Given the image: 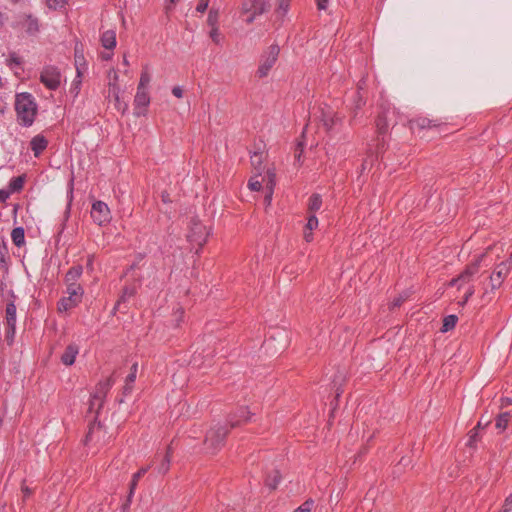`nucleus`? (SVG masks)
<instances>
[{"label": "nucleus", "instance_id": "nucleus-1", "mask_svg": "<svg viewBox=\"0 0 512 512\" xmlns=\"http://www.w3.org/2000/svg\"><path fill=\"white\" fill-rule=\"evenodd\" d=\"M15 111L19 124L24 127H30L37 115V104L34 97L28 92L17 94Z\"/></svg>", "mask_w": 512, "mask_h": 512}, {"label": "nucleus", "instance_id": "nucleus-39", "mask_svg": "<svg viewBox=\"0 0 512 512\" xmlns=\"http://www.w3.org/2000/svg\"><path fill=\"white\" fill-rule=\"evenodd\" d=\"M251 164L255 167V169L259 170L262 164V154L258 152H254L251 155Z\"/></svg>", "mask_w": 512, "mask_h": 512}, {"label": "nucleus", "instance_id": "nucleus-55", "mask_svg": "<svg viewBox=\"0 0 512 512\" xmlns=\"http://www.w3.org/2000/svg\"><path fill=\"white\" fill-rule=\"evenodd\" d=\"M137 484H138V481H136L134 479L131 480L130 485H129V494H128V496L133 497L134 492H135L136 487H137Z\"/></svg>", "mask_w": 512, "mask_h": 512}, {"label": "nucleus", "instance_id": "nucleus-25", "mask_svg": "<svg viewBox=\"0 0 512 512\" xmlns=\"http://www.w3.org/2000/svg\"><path fill=\"white\" fill-rule=\"evenodd\" d=\"M281 481V474L279 470H273L266 476L265 484L270 489L275 490Z\"/></svg>", "mask_w": 512, "mask_h": 512}, {"label": "nucleus", "instance_id": "nucleus-20", "mask_svg": "<svg viewBox=\"0 0 512 512\" xmlns=\"http://www.w3.org/2000/svg\"><path fill=\"white\" fill-rule=\"evenodd\" d=\"M102 46L108 50H112L116 46V33L114 30H107L101 35Z\"/></svg>", "mask_w": 512, "mask_h": 512}, {"label": "nucleus", "instance_id": "nucleus-48", "mask_svg": "<svg viewBox=\"0 0 512 512\" xmlns=\"http://www.w3.org/2000/svg\"><path fill=\"white\" fill-rule=\"evenodd\" d=\"M314 506V501L312 499H307L301 506L298 508L303 512H311Z\"/></svg>", "mask_w": 512, "mask_h": 512}, {"label": "nucleus", "instance_id": "nucleus-7", "mask_svg": "<svg viewBox=\"0 0 512 512\" xmlns=\"http://www.w3.org/2000/svg\"><path fill=\"white\" fill-rule=\"evenodd\" d=\"M66 293L67 297H63L58 301L57 308L59 312H66L76 307L82 299L84 289L82 287H71L67 286Z\"/></svg>", "mask_w": 512, "mask_h": 512}, {"label": "nucleus", "instance_id": "nucleus-30", "mask_svg": "<svg viewBox=\"0 0 512 512\" xmlns=\"http://www.w3.org/2000/svg\"><path fill=\"white\" fill-rule=\"evenodd\" d=\"M458 321V317L454 314L448 315L443 319L442 332H448L453 329Z\"/></svg>", "mask_w": 512, "mask_h": 512}, {"label": "nucleus", "instance_id": "nucleus-53", "mask_svg": "<svg viewBox=\"0 0 512 512\" xmlns=\"http://www.w3.org/2000/svg\"><path fill=\"white\" fill-rule=\"evenodd\" d=\"M361 88L362 87L359 85L358 90H360ZM356 97H357V99L355 101V108L360 109L365 104V101H364L363 97L361 96L360 91H357Z\"/></svg>", "mask_w": 512, "mask_h": 512}, {"label": "nucleus", "instance_id": "nucleus-22", "mask_svg": "<svg viewBox=\"0 0 512 512\" xmlns=\"http://www.w3.org/2000/svg\"><path fill=\"white\" fill-rule=\"evenodd\" d=\"M322 207V196L318 193H313L308 201V213L315 214Z\"/></svg>", "mask_w": 512, "mask_h": 512}, {"label": "nucleus", "instance_id": "nucleus-38", "mask_svg": "<svg viewBox=\"0 0 512 512\" xmlns=\"http://www.w3.org/2000/svg\"><path fill=\"white\" fill-rule=\"evenodd\" d=\"M171 459H169V455H165L164 459L162 460L158 472L161 474H165L169 471L170 468Z\"/></svg>", "mask_w": 512, "mask_h": 512}, {"label": "nucleus", "instance_id": "nucleus-4", "mask_svg": "<svg viewBox=\"0 0 512 512\" xmlns=\"http://www.w3.org/2000/svg\"><path fill=\"white\" fill-rule=\"evenodd\" d=\"M209 234L210 231L197 217H191L187 239L191 244L198 246L196 253L204 246Z\"/></svg>", "mask_w": 512, "mask_h": 512}, {"label": "nucleus", "instance_id": "nucleus-58", "mask_svg": "<svg viewBox=\"0 0 512 512\" xmlns=\"http://www.w3.org/2000/svg\"><path fill=\"white\" fill-rule=\"evenodd\" d=\"M475 293V288L474 286H469V288L467 289V291L465 292V301H468Z\"/></svg>", "mask_w": 512, "mask_h": 512}, {"label": "nucleus", "instance_id": "nucleus-14", "mask_svg": "<svg viewBox=\"0 0 512 512\" xmlns=\"http://www.w3.org/2000/svg\"><path fill=\"white\" fill-rule=\"evenodd\" d=\"M250 418V412L247 411L246 407H241L237 413L229 416L228 426L229 428H235L243 423H246Z\"/></svg>", "mask_w": 512, "mask_h": 512}, {"label": "nucleus", "instance_id": "nucleus-64", "mask_svg": "<svg viewBox=\"0 0 512 512\" xmlns=\"http://www.w3.org/2000/svg\"><path fill=\"white\" fill-rule=\"evenodd\" d=\"M304 239L307 241V242H311L313 240V235H312V231H308L305 230L304 232Z\"/></svg>", "mask_w": 512, "mask_h": 512}, {"label": "nucleus", "instance_id": "nucleus-63", "mask_svg": "<svg viewBox=\"0 0 512 512\" xmlns=\"http://www.w3.org/2000/svg\"><path fill=\"white\" fill-rule=\"evenodd\" d=\"M10 195V190L9 191H5V190H0V201H5Z\"/></svg>", "mask_w": 512, "mask_h": 512}, {"label": "nucleus", "instance_id": "nucleus-15", "mask_svg": "<svg viewBox=\"0 0 512 512\" xmlns=\"http://www.w3.org/2000/svg\"><path fill=\"white\" fill-rule=\"evenodd\" d=\"M82 273H83L82 265L72 266L65 275L64 281H65L66 285L74 287V288L82 287L80 284L77 283V281L81 277Z\"/></svg>", "mask_w": 512, "mask_h": 512}, {"label": "nucleus", "instance_id": "nucleus-18", "mask_svg": "<svg viewBox=\"0 0 512 512\" xmlns=\"http://www.w3.org/2000/svg\"><path fill=\"white\" fill-rule=\"evenodd\" d=\"M79 353V348L76 344H69L63 354L61 355V362L65 366H71L74 364L76 356Z\"/></svg>", "mask_w": 512, "mask_h": 512}, {"label": "nucleus", "instance_id": "nucleus-54", "mask_svg": "<svg viewBox=\"0 0 512 512\" xmlns=\"http://www.w3.org/2000/svg\"><path fill=\"white\" fill-rule=\"evenodd\" d=\"M410 464H411V459L409 457H402L396 467L399 469L400 467H407Z\"/></svg>", "mask_w": 512, "mask_h": 512}, {"label": "nucleus", "instance_id": "nucleus-16", "mask_svg": "<svg viewBox=\"0 0 512 512\" xmlns=\"http://www.w3.org/2000/svg\"><path fill=\"white\" fill-rule=\"evenodd\" d=\"M389 110L381 111L376 117V130L379 136H384L388 132L389 128Z\"/></svg>", "mask_w": 512, "mask_h": 512}, {"label": "nucleus", "instance_id": "nucleus-49", "mask_svg": "<svg viewBox=\"0 0 512 512\" xmlns=\"http://www.w3.org/2000/svg\"><path fill=\"white\" fill-rule=\"evenodd\" d=\"M8 63L10 66H12V65L19 66L22 63V60L17 54L12 53L9 55Z\"/></svg>", "mask_w": 512, "mask_h": 512}, {"label": "nucleus", "instance_id": "nucleus-33", "mask_svg": "<svg viewBox=\"0 0 512 512\" xmlns=\"http://www.w3.org/2000/svg\"><path fill=\"white\" fill-rule=\"evenodd\" d=\"M39 25L38 20L36 18H33L32 16H28L27 18V32L30 34H34L38 32Z\"/></svg>", "mask_w": 512, "mask_h": 512}, {"label": "nucleus", "instance_id": "nucleus-52", "mask_svg": "<svg viewBox=\"0 0 512 512\" xmlns=\"http://www.w3.org/2000/svg\"><path fill=\"white\" fill-rule=\"evenodd\" d=\"M148 470H149V466L140 468L136 473L133 474L132 479L139 481L140 478L143 477L147 473Z\"/></svg>", "mask_w": 512, "mask_h": 512}, {"label": "nucleus", "instance_id": "nucleus-57", "mask_svg": "<svg viewBox=\"0 0 512 512\" xmlns=\"http://www.w3.org/2000/svg\"><path fill=\"white\" fill-rule=\"evenodd\" d=\"M172 94L177 98H181L183 96V90L181 87L175 86L172 89Z\"/></svg>", "mask_w": 512, "mask_h": 512}, {"label": "nucleus", "instance_id": "nucleus-46", "mask_svg": "<svg viewBox=\"0 0 512 512\" xmlns=\"http://www.w3.org/2000/svg\"><path fill=\"white\" fill-rule=\"evenodd\" d=\"M500 512H512V493L506 497Z\"/></svg>", "mask_w": 512, "mask_h": 512}, {"label": "nucleus", "instance_id": "nucleus-2", "mask_svg": "<svg viewBox=\"0 0 512 512\" xmlns=\"http://www.w3.org/2000/svg\"><path fill=\"white\" fill-rule=\"evenodd\" d=\"M110 438L111 436L108 434L104 425L97 419V417H94L93 422L89 425L88 432L84 439V444L102 447L110 442Z\"/></svg>", "mask_w": 512, "mask_h": 512}, {"label": "nucleus", "instance_id": "nucleus-41", "mask_svg": "<svg viewBox=\"0 0 512 512\" xmlns=\"http://www.w3.org/2000/svg\"><path fill=\"white\" fill-rule=\"evenodd\" d=\"M477 439H478V430L476 428H473L469 432V439L467 442V446H469L471 448L475 447Z\"/></svg>", "mask_w": 512, "mask_h": 512}, {"label": "nucleus", "instance_id": "nucleus-3", "mask_svg": "<svg viewBox=\"0 0 512 512\" xmlns=\"http://www.w3.org/2000/svg\"><path fill=\"white\" fill-rule=\"evenodd\" d=\"M228 433V427L223 425H216L208 430L204 439L207 452L214 454L221 449L224 446Z\"/></svg>", "mask_w": 512, "mask_h": 512}, {"label": "nucleus", "instance_id": "nucleus-36", "mask_svg": "<svg viewBox=\"0 0 512 512\" xmlns=\"http://www.w3.org/2000/svg\"><path fill=\"white\" fill-rule=\"evenodd\" d=\"M317 227H318V218L316 217L315 214H309V216L307 218V223H306L305 229L308 231H313Z\"/></svg>", "mask_w": 512, "mask_h": 512}, {"label": "nucleus", "instance_id": "nucleus-59", "mask_svg": "<svg viewBox=\"0 0 512 512\" xmlns=\"http://www.w3.org/2000/svg\"><path fill=\"white\" fill-rule=\"evenodd\" d=\"M93 264H94V256L89 255L86 262V268L90 271H93Z\"/></svg>", "mask_w": 512, "mask_h": 512}, {"label": "nucleus", "instance_id": "nucleus-26", "mask_svg": "<svg viewBox=\"0 0 512 512\" xmlns=\"http://www.w3.org/2000/svg\"><path fill=\"white\" fill-rule=\"evenodd\" d=\"M11 239L15 246L21 247L25 243V231L23 227H16L11 232Z\"/></svg>", "mask_w": 512, "mask_h": 512}, {"label": "nucleus", "instance_id": "nucleus-34", "mask_svg": "<svg viewBox=\"0 0 512 512\" xmlns=\"http://www.w3.org/2000/svg\"><path fill=\"white\" fill-rule=\"evenodd\" d=\"M303 152H304V144H303V142H298L295 147L294 158H295V161L299 165H301L303 163V159H302Z\"/></svg>", "mask_w": 512, "mask_h": 512}, {"label": "nucleus", "instance_id": "nucleus-62", "mask_svg": "<svg viewBox=\"0 0 512 512\" xmlns=\"http://www.w3.org/2000/svg\"><path fill=\"white\" fill-rule=\"evenodd\" d=\"M404 299L401 298V297H397L395 298L393 301H392V307L395 308V307H400L403 303Z\"/></svg>", "mask_w": 512, "mask_h": 512}, {"label": "nucleus", "instance_id": "nucleus-56", "mask_svg": "<svg viewBox=\"0 0 512 512\" xmlns=\"http://www.w3.org/2000/svg\"><path fill=\"white\" fill-rule=\"evenodd\" d=\"M133 389V383H128V381L125 380V385L123 387V394L128 395L132 392Z\"/></svg>", "mask_w": 512, "mask_h": 512}, {"label": "nucleus", "instance_id": "nucleus-44", "mask_svg": "<svg viewBox=\"0 0 512 512\" xmlns=\"http://www.w3.org/2000/svg\"><path fill=\"white\" fill-rule=\"evenodd\" d=\"M290 2L291 0H278L277 11L282 12L283 15L286 14L289 9Z\"/></svg>", "mask_w": 512, "mask_h": 512}, {"label": "nucleus", "instance_id": "nucleus-43", "mask_svg": "<svg viewBox=\"0 0 512 512\" xmlns=\"http://www.w3.org/2000/svg\"><path fill=\"white\" fill-rule=\"evenodd\" d=\"M248 187L252 191H259L262 188V183L257 179V177H253L249 180Z\"/></svg>", "mask_w": 512, "mask_h": 512}, {"label": "nucleus", "instance_id": "nucleus-40", "mask_svg": "<svg viewBox=\"0 0 512 512\" xmlns=\"http://www.w3.org/2000/svg\"><path fill=\"white\" fill-rule=\"evenodd\" d=\"M47 6L50 9H59L65 6L67 0H46Z\"/></svg>", "mask_w": 512, "mask_h": 512}, {"label": "nucleus", "instance_id": "nucleus-5", "mask_svg": "<svg viewBox=\"0 0 512 512\" xmlns=\"http://www.w3.org/2000/svg\"><path fill=\"white\" fill-rule=\"evenodd\" d=\"M484 257L485 254L479 255L477 259H475L472 263L467 265L465 269L457 277L452 278L449 281L448 286H457L458 289H461V287L464 284L470 283L473 280L474 276L478 274L480 263Z\"/></svg>", "mask_w": 512, "mask_h": 512}, {"label": "nucleus", "instance_id": "nucleus-32", "mask_svg": "<svg viewBox=\"0 0 512 512\" xmlns=\"http://www.w3.org/2000/svg\"><path fill=\"white\" fill-rule=\"evenodd\" d=\"M151 81V76L147 70V68H145L142 72H141V75H140V80H139V84H138V89H147L149 83Z\"/></svg>", "mask_w": 512, "mask_h": 512}, {"label": "nucleus", "instance_id": "nucleus-19", "mask_svg": "<svg viewBox=\"0 0 512 512\" xmlns=\"http://www.w3.org/2000/svg\"><path fill=\"white\" fill-rule=\"evenodd\" d=\"M150 103V96L147 89H138L134 98V105L136 109H144L148 107Z\"/></svg>", "mask_w": 512, "mask_h": 512}, {"label": "nucleus", "instance_id": "nucleus-35", "mask_svg": "<svg viewBox=\"0 0 512 512\" xmlns=\"http://www.w3.org/2000/svg\"><path fill=\"white\" fill-rule=\"evenodd\" d=\"M268 177H269V182H268V185H269V193L265 195V201L267 203H270L271 202V199H272V193H273V187L275 185V181H274V178H275V174L268 171Z\"/></svg>", "mask_w": 512, "mask_h": 512}, {"label": "nucleus", "instance_id": "nucleus-28", "mask_svg": "<svg viewBox=\"0 0 512 512\" xmlns=\"http://www.w3.org/2000/svg\"><path fill=\"white\" fill-rule=\"evenodd\" d=\"M24 182H25V175H20V176L11 178L9 185H8L10 192L21 191L23 189Z\"/></svg>", "mask_w": 512, "mask_h": 512}, {"label": "nucleus", "instance_id": "nucleus-61", "mask_svg": "<svg viewBox=\"0 0 512 512\" xmlns=\"http://www.w3.org/2000/svg\"><path fill=\"white\" fill-rule=\"evenodd\" d=\"M132 498H133V497L127 496L126 501H125V502L123 503V505H122V510H123V511H126V510H128V509H129V507H130V505H131V502H132Z\"/></svg>", "mask_w": 512, "mask_h": 512}, {"label": "nucleus", "instance_id": "nucleus-9", "mask_svg": "<svg viewBox=\"0 0 512 512\" xmlns=\"http://www.w3.org/2000/svg\"><path fill=\"white\" fill-rule=\"evenodd\" d=\"M41 83L50 90H56L61 84L60 70L52 65L45 66L40 74Z\"/></svg>", "mask_w": 512, "mask_h": 512}, {"label": "nucleus", "instance_id": "nucleus-12", "mask_svg": "<svg viewBox=\"0 0 512 512\" xmlns=\"http://www.w3.org/2000/svg\"><path fill=\"white\" fill-rule=\"evenodd\" d=\"M137 293L136 287L133 285H126L123 287L121 295L117 300L112 313L115 314L116 311H123L127 308L126 303L129 299L133 298Z\"/></svg>", "mask_w": 512, "mask_h": 512}, {"label": "nucleus", "instance_id": "nucleus-50", "mask_svg": "<svg viewBox=\"0 0 512 512\" xmlns=\"http://www.w3.org/2000/svg\"><path fill=\"white\" fill-rule=\"evenodd\" d=\"M209 6V0H199L196 5V11L199 13H204Z\"/></svg>", "mask_w": 512, "mask_h": 512}, {"label": "nucleus", "instance_id": "nucleus-10", "mask_svg": "<svg viewBox=\"0 0 512 512\" xmlns=\"http://www.w3.org/2000/svg\"><path fill=\"white\" fill-rule=\"evenodd\" d=\"M91 217L95 223L102 225L110 221V210L103 201H95L92 204Z\"/></svg>", "mask_w": 512, "mask_h": 512}, {"label": "nucleus", "instance_id": "nucleus-60", "mask_svg": "<svg viewBox=\"0 0 512 512\" xmlns=\"http://www.w3.org/2000/svg\"><path fill=\"white\" fill-rule=\"evenodd\" d=\"M317 8L319 10H325L327 8L328 0H316Z\"/></svg>", "mask_w": 512, "mask_h": 512}, {"label": "nucleus", "instance_id": "nucleus-27", "mask_svg": "<svg viewBox=\"0 0 512 512\" xmlns=\"http://www.w3.org/2000/svg\"><path fill=\"white\" fill-rule=\"evenodd\" d=\"M511 414L509 412L500 413L495 419V427L500 431H504L509 423Z\"/></svg>", "mask_w": 512, "mask_h": 512}, {"label": "nucleus", "instance_id": "nucleus-11", "mask_svg": "<svg viewBox=\"0 0 512 512\" xmlns=\"http://www.w3.org/2000/svg\"><path fill=\"white\" fill-rule=\"evenodd\" d=\"M443 122L440 119H430L425 116H418L409 121L411 130H424L440 127Z\"/></svg>", "mask_w": 512, "mask_h": 512}, {"label": "nucleus", "instance_id": "nucleus-6", "mask_svg": "<svg viewBox=\"0 0 512 512\" xmlns=\"http://www.w3.org/2000/svg\"><path fill=\"white\" fill-rule=\"evenodd\" d=\"M279 53L280 47L277 44H272L268 47L267 51L262 54L259 67L256 72L259 78L268 76L270 70L278 59Z\"/></svg>", "mask_w": 512, "mask_h": 512}, {"label": "nucleus", "instance_id": "nucleus-47", "mask_svg": "<svg viewBox=\"0 0 512 512\" xmlns=\"http://www.w3.org/2000/svg\"><path fill=\"white\" fill-rule=\"evenodd\" d=\"M211 28L212 29L210 31V37L214 43L219 44L220 43V33H219L218 26H214Z\"/></svg>", "mask_w": 512, "mask_h": 512}, {"label": "nucleus", "instance_id": "nucleus-24", "mask_svg": "<svg viewBox=\"0 0 512 512\" xmlns=\"http://www.w3.org/2000/svg\"><path fill=\"white\" fill-rule=\"evenodd\" d=\"M6 326H16V306L13 302H9L6 305Z\"/></svg>", "mask_w": 512, "mask_h": 512}, {"label": "nucleus", "instance_id": "nucleus-51", "mask_svg": "<svg viewBox=\"0 0 512 512\" xmlns=\"http://www.w3.org/2000/svg\"><path fill=\"white\" fill-rule=\"evenodd\" d=\"M377 141H378V143H377V153H383L385 151V149H386L385 148L386 143H385V140H384V136H379L377 134Z\"/></svg>", "mask_w": 512, "mask_h": 512}, {"label": "nucleus", "instance_id": "nucleus-8", "mask_svg": "<svg viewBox=\"0 0 512 512\" xmlns=\"http://www.w3.org/2000/svg\"><path fill=\"white\" fill-rule=\"evenodd\" d=\"M512 268V252L510 258L499 263L489 276L491 290L498 289Z\"/></svg>", "mask_w": 512, "mask_h": 512}, {"label": "nucleus", "instance_id": "nucleus-13", "mask_svg": "<svg viewBox=\"0 0 512 512\" xmlns=\"http://www.w3.org/2000/svg\"><path fill=\"white\" fill-rule=\"evenodd\" d=\"M341 121V118L334 112L328 110H321V122L327 132H331L333 128Z\"/></svg>", "mask_w": 512, "mask_h": 512}, {"label": "nucleus", "instance_id": "nucleus-29", "mask_svg": "<svg viewBox=\"0 0 512 512\" xmlns=\"http://www.w3.org/2000/svg\"><path fill=\"white\" fill-rule=\"evenodd\" d=\"M270 8V4L267 0H255V6L253 7L252 13L257 16L264 14Z\"/></svg>", "mask_w": 512, "mask_h": 512}, {"label": "nucleus", "instance_id": "nucleus-45", "mask_svg": "<svg viewBox=\"0 0 512 512\" xmlns=\"http://www.w3.org/2000/svg\"><path fill=\"white\" fill-rule=\"evenodd\" d=\"M255 6V0H244L242 3V11L244 13H252Z\"/></svg>", "mask_w": 512, "mask_h": 512}, {"label": "nucleus", "instance_id": "nucleus-31", "mask_svg": "<svg viewBox=\"0 0 512 512\" xmlns=\"http://www.w3.org/2000/svg\"><path fill=\"white\" fill-rule=\"evenodd\" d=\"M218 20H219V9L212 7L208 13L207 24L210 27L218 26Z\"/></svg>", "mask_w": 512, "mask_h": 512}, {"label": "nucleus", "instance_id": "nucleus-42", "mask_svg": "<svg viewBox=\"0 0 512 512\" xmlns=\"http://www.w3.org/2000/svg\"><path fill=\"white\" fill-rule=\"evenodd\" d=\"M137 371H138V364L134 363L131 366V368H130V373L126 377V381H128V383H134L135 382V379H136V376H137Z\"/></svg>", "mask_w": 512, "mask_h": 512}, {"label": "nucleus", "instance_id": "nucleus-37", "mask_svg": "<svg viewBox=\"0 0 512 512\" xmlns=\"http://www.w3.org/2000/svg\"><path fill=\"white\" fill-rule=\"evenodd\" d=\"M15 328L16 326H6L5 340L8 343V345H11L14 341Z\"/></svg>", "mask_w": 512, "mask_h": 512}, {"label": "nucleus", "instance_id": "nucleus-21", "mask_svg": "<svg viewBox=\"0 0 512 512\" xmlns=\"http://www.w3.org/2000/svg\"><path fill=\"white\" fill-rule=\"evenodd\" d=\"M113 385V381L111 378H107L106 380L100 381L96 385V390L93 395H97L99 398L105 401L106 395L108 391L111 389Z\"/></svg>", "mask_w": 512, "mask_h": 512}, {"label": "nucleus", "instance_id": "nucleus-17", "mask_svg": "<svg viewBox=\"0 0 512 512\" xmlns=\"http://www.w3.org/2000/svg\"><path fill=\"white\" fill-rule=\"evenodd\" d=\"M48 146V140L42 135L38 134L30 141V148L35 157H38Z\"/></svg>", "mask_w": 512, "mask_h": 512}, {"label": "nucleus", "instance_id": "nucleus-23", "mask_svg": "<svg viewBox=\"0 0 512 512\" xmlns=\"http://www.w3.org/2000/svg\"><path fill=\"white\" fill-rule=\"evenodd\" d=\"M104 400L99 398L97 395H91V399L89 401V408H88V412L89 413H95V416L94 417H97L99 416L100 414V411L101 409L103 408V405H104Z\"/></svg>", "mask_w": 512, "mask_h": 512}]
</instances>
